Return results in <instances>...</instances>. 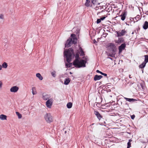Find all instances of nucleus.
<instances>
[{"label": "nucleus", "instance_id": "obj_39", "mask_svg": "<svg viewBox=\"0 0 148 148\" xmlns=\"http://www.w3.org/2000/svg\"><path fill=\"white\" fill-rule=\"evenodd\" d=\"M2 69V66L0 64V71Z\"/></svg>", "mask_w": 148, "mask_h": 148}, {"label": "nucleus", "instance_id": "obj_27", "mask_svg": "<svg viewBox=\"0 0 148 148\" xmlns=\"http://www.w3.org/2000/svg\"><path fill=\"white\" fill-rule=\"evenodd\" d=\"M123 40L122 38H119L118 40L117 41V42L119 43L122 42H123Z\"/></svg>", "mask_w": 148, "mask_h": 148}, {"label": "nucleus", "instance_id": "obj_6", "mask_svg": "<svg viewBox=\"0 0 148 148\" xmlns=\"http://www.w3.org/2000/svg\"><path fill=\"white\" fill-rule=\"evenodd\" d=\"M42 98L44 100H47L51 98V96L45 93H43L42 94Z\"/></svg>", "mask_w": 148, "mask_h": 148}, {"label": "nucleus", "instance_id": "obj_35", "mask_svg": "<svg viewBox=\"0 0 148 148\" xmlns=\"http://www.w3.org/2000/svg\"><path fill=\"white\" fill-rule=\"evenodd\" d=\"M101 21V20L100 19H97V23H100Z\"/></svg>", "mask_w": 148, "mask_h": 148}, {"label": "nucleus", "instance_id": "obj_21", "mask_svg": "<svg viewBox=\"0 0 148 148\" xmlns=\"http://www.w3.org/2000/svg\"><path fill=\"white\" fill-rule=\"evenodd\" d=\"M36 76L38 77L40 80H42L43 79L42 77L39 73H37L36 74Z\"/></svg>", "mask_w": 148, "mask_h": 148}, {"label": "nucleus", "instance_id": "obj_13", "mask_svg": "<svg viewBox=\"0 0 148 148\" xmlns=\"http://www.w3.org/2000/svg\"><path fill=\"white\" fill-rule=\"evenodd\" d=\"M102 77H103L101 75H96L94 76V79L95 81H97L100 79Z\"/></svg>", "mask_w": 148, "mask_h": 148}, {"label": "nucleus", "instance_id": "obj_11", "mask_svg": "<svg viewBox=\"0 0 148 148\" xmlns=\"http://www.w3.org/2000/svg\"><path fill=\"white\" fill-rule=\"evenodd\" d=\"M7 116L4 114H1L0 115V120L3 121L7 120Z\"/></svg>", "mask_w": 148, "mask_h": 148}, {"label": "nucleus", "instance_id": "obj_14", "mask_svg": "<svg viewBox=\"0 0 148 148\" xmlns=\"http://www.w3.org/2000/svg\"><path fill=\"white\" fill-rule=\"evenodd\" d=\"M85 5L87 7L91 6V3L90 0H86Z\"/></svg>", "mask_w": 148, "mask_h": 148}, {"label": "nucleus", "instance_id": "obj_36", "mask_svg": "<svg viewBox=\"0 0 148 148\" xmlns=\"http://www.w3.org/2000/svg\"><path fill=\"white\" fill-rule=\"evenodd\" d=\"M2 82L0 80V89L1 88L2 86Z\"/></svg>", "mask_w": 148, "mask_h": 148}, {"label": "nucleus", "instance_id": "obj_26", "mask_svg": "<svg viewBox=\"0 0 148 148\" xmlns=\"http://www.w3.org/2000/svg\"><path fill=\"white\" fill-rule=\"evenodd\" d=\"M144 57H145V59L144 62L147 63L148 62V55H145Z\"/></svg>", "mask_w": 148, "mask_h": 148}, {"label": "nucleus", "instance_id": "obj_38", "mask_svg": "<svg viewBox=\"0 0 148 148\" xmlns=\"http://www.w3.org/2000/svg\"><path fill=\"white\" fill-rule=\"evenodd\" d=\"M106 18V17L105 16H103L102 17H101L100 19H101V20H103L104 19H105V18Z\"/></svg>", "mask_w": 148, "mask_h": 148}, {"label": "nucleus", "instance_id": "obj_43", "mask_svg": "<svg viewBox=\"0 0 148 148\" xmlns=\"http://www.w3.org/2000/svg\"><path fill=\"white\" fill-rule=\"evenodd\" d=\"M94 43H95L97 42L96 41V40H95L94 41Z\"/></svg>", "mask_w": 148, "mask_h": 148}, {"label": "nucleus", "instance_id": "obj_16", "mask_svg": "<svg viewBox=\"0 0 148 148\" xmlns=\"http://www.w3.org/2000/svg\"><path fill=\"white\" fill-rule=\"evenodd\" d=\"M71 80L69 78H66L64 79V84L65 85H68L70 82Z\"/></svg>", "mask_w": 148, "mask_h": 148}, {"label": "nucleus", "instance_id": "obj_28", "mask_svg": "<svg viewBox=\"0 0 148 148\" xmlns=\"http://www.w3.org/2000/svg\"><path fill=\"white\" fill-rule=\"evenodd\" d=\"M132 141V140L131 139L129 140V142L127 143V148H129L131 146V142Z\"/></svg>", "mask_w": 148, "mask_h": 148}, {"label": "nucleus", "instance_id": "obj_30", "mask_svg": "<svg viewBox=\"0 0 148 148\" xmlns=\"http://www.w3.org/2000/svg\"><path fill=\"white\" fill-rule=\"evenodd\" d=\"M140 85L141 86V87L143 89H144L145 88V86H144V82H142L141 83H140Z\"/></svg>", "mask_w": 148, "mask_h": 148}, {"label": "nucleus", "instance_id": "obj_24", "mask_svg": "<svg viewBox=\"0 0 148 148\" xmlns=\"http://www.w3.org/2000/svg\"><path fill=\"white\" fill-rule=\"evenodd\" d=\"M16 115L18 116V119H21L22 118V115L21 114H20L19 112H16Z\"/></svg>", "mask_w": 148, "mask_h": 148}, {"label": "nucleus", "instance_id": "obj_29", "mask_svg": "<svg viewBox=\"0 0 148 148\" xmlns=\"http://www.w3.org/2000/svg\"><path fill=\"white\" fill-rule=\"evenodd\" d=\"M96 72L97 73H100L101 74V75H104L105 76H106L107 75V74H106V73H103L102 72H101L100 71H99L98 70H97V71H96Z\"/></svg>", "mask_w": 148, "mask_h": 148}, {"label": "nucleus", "instance_id": "obj_40", "mask_svg": "<svg viewBox=\"0 0 148 148\" xmlns=\"http://www.w3.org/2000/svg\"><path fill=\"white\" fill-rule=\"evenodd\" d=\"M110 46H114V44L111 43V44H110Z\"/></svg>", "mask_w": 148, "mask_h": 148}, {"label": "nucleus", "instance_id": "obj_44", "mask_svg": "<svg viewBox=\"0 0 148 148\" xmlns=\"http://www.w3.org/2000/svg\"><path fill=\"white\" fill-rule=\"evenodd\" d=\"M70 74H71V73H71V72H70Z\"/></svg>", "mask_w": 148, "mask_h": 148}, {"label": "nucleus", "instance_id": "obj_42", "mask_svg": "<svg viewBox=\"0 0 148 148\" xmlns=\"http://www.w3.org/2000/svg\"><path fill=\"white\" fill-rule=\"evenodd\" d=\"M129 77L130 78H132V77H131V75H129Z\"/></svg>", "mask_w": 148, "mask_h": 148}, {"label": "nucleus", "instance_id": "obj_25", "mask_svg": "<svg viewBox=\"0 0 148 148\" xmlns=\"http://www.w3.org/2000/svg\"><path fill=\"white\" fill-rule=\"evenodd\" d=\"M79 53L80 54L81 56H83L84 55V53L82 51V48L80 47L79 49Z\"/></svg>", "mask_w": 148, "mask_h": 148}, {"label": "nucleus", "instance_id": "obj_1", "mask_svg": "<svg viewBox=\"0 0 148 148\" xmlns=\"http://www.w3.org/2000/svg\"><path fill=\"white\" fill-rule=\"evenodd\" d=\"M79 57L78 55L76 56V59L73 62V65L75 67L79 68L82 67H86L85 64L87 60L86 58L84 60L79 59Z\"/></svg>", "mask_w": 148, "mask_h": 148}, {"label": "nucleus", "instance_id": "obj_37", "mask_svg": "<svg viewBox=\"0 0 148 148\" xmlns=\"http://www.w3.org/2000/svg\"><path fill=\"white\" fill-rule=\"evenodd\" d=\"M135 117V116L134 115H133L131 116V118L132 119H134Z\"/></svg>", "mask_w": 148, "mask_h": 148}, {"label": "nucleus", "instance_id": "obj_32", "mask_svg": "<svg viewBox=\"0 0 148 148\" xmlns=\"http://www.w3.org/2000/svg\"><path fill=\"white\" fill-rule=\"evenodd\" d=\"M56 72L55 71H53L51 73V74L52 76L53 77H55L56 76Z\"/></svg>", "mask_w": 148, "mask_h": 148}, {"label": "nucleus", "instance_id": "obj_34", "mask_svg": "<svg viewBox=\"0 0 148 148\" xmlns=\"http://www.w3.org/2000/svg\"><path fill=\"white\" fill-rule=\"evenodd\" d=\"M139 19L138 17H136L133 18V20L134 21H137Z\"/></svg>", "mask_w": 148, "mask_h": 148}, {"label": "nucleus", "instance_id": "obj_7", "mask_svg": "<svg viewBox=\"0 0 148 148\" xmlns=\"http://www.w3.org/2000/svg\"><path fill=\"white\" fill-rule=\"evenodd\" d=\"M127 12L125 11H124L122 12L120 16L121 17V19L122 21H124L125 18L126 16L127 15Z\"/></svg>", "mask_w": 148, "mask_h": 148}, {"label": "nucleus", "instance_id": "obj_17", "mask_svg": "<svg viewBox=\"0 0 148 148\" xmlns=\"http://www.w3.org/2000/svg\"><path fill=\"white\" fill-rule=\"evenodd\" d=\"M124 98L126 99L127 101H128L129 102H134L136 100L132 99V98H128L125 97H124Z\"/></svg>", "mask_w": 148, "mask_h": 148}, {"label": "nucleus", "instance_id": "obj_9", "mask_svg": "<svg viewBox=\"0 0 148 148\" xmlns=\"http://www.w3.org/2000/svg\"><path fill=\"white\" fill-rule=\"evenodd\" d=\"M18 87L16 86H13L10 89V91L11 92H16L18 90Z\"/></svg>", "mask_w": 148, "mask_h": 148}, {"label": "nucleus", "instance_id": "obj_33", "mask_svg": "<svg viewBox=\"0 0 148 148\" xmlns=\"http://www.w3.org/2000/svg\"><path fill=\"white\" fill-rule=\"evenodd\" d=\"M71 65V63H66V66L67 68L70 67Z\"/></svg>", "mask_w": 148, "mask_h": 148}, {"label": "nucleus", "instance_id": "obj_20", "mask_svg": "<svg viewBox=\"0 0 148 148\" xmlns=\"http://www.w3.org/2000/svg\"><path fill=\"white\" fill-rule=\"evenodd\" d=\"M146 63L145 62H143L141 64H140L139 66V67L140 68H143L145 67V65Z\"/></svg>", "mask_w": 148, "mask_h": 148}, {"label": "nucleus", "instance_id": "obj_10", "mask_svg": "<svg viewBox=\"0 0 148 148\" xmlns=\"http://www.w3.org/2000/svg\"><path fill=\"white\" fill-rule=\"evenodd\" d=\"M126 31L124 29L122 30L121 32H117V34L118 36H121L124 35L126 33Z\"/></svg>", "mask_w": 148, "mask_h": 148}, {"label": "nucleus", "instance_id": "obj_5", "mask_svg": "<svg viewBox=\"0 0 148 148\" xmlns=\"http://www.w3.org/2000/svg\"><path fill=\"white\" fill-rule=\"evenodd\" d=\"M53 102V99L52 98H51L47 100L46 102V105L47 107L49 108H51Z\"/></svg>", "mask_w": 148, "mask_h": 148}, {"label": "nucleus", "instance_id": "obj_23", "mask_svg": "<svg viewBox=\"0 0 148 148\" xmlns=\"http://www.w3.org/2000/svg\"><path fill=\"white\" fill-rule=\"evenodd\" d=\"M2 66V68L3 67V68L6 69L7 67L8 66V64H7L5 62H4L1 65Z\"/></svg>", "mask_w": 148, "mask_h": 148}, {"label": "nucleus", "instance_id": "obj_18", "mask_svg": "<svg viewBox=\"0 0 148 148\" xmlns=\"http://www.w3.org/2000/svg\"><path fill=\"white\" fill-rule=\"evenodd\" d=\"M148 27V22L146 21L145 22L144 24L143 25V28L144 29H147Z\"/></svg>", "mask_w": 148, "mask_h": 148}, {"label": "nucleus", "instance_id": "obj_3", "mask_svg": "<svg viewBox=\"0 0 148 148\" xmlns=\"http://www.w3.org/2000/svg\"><path fill=\"white\" fill-rule=\"evenodd\" d=\"M71 36L72 38L68 39L65 44V47H69L71 46L73 43L74 44H76L77 42V39L76 36L74 34H71Z\"/></svg>", "mask_w": 148, "mask_h": 148}, {"label": "nucleus", "instance_id": "obj_45", "mask_svg": "<svg viewBox=\"0 0 148 148\" xmlns=\"http://www.w3.org/2000/svg\"><path fill=\"white\" fill-rule=\"evenodd\" d=\"M103 12V10L101 12Z\"/></svg>", "mask_w": 148, "mask_h": 148}, {"label": "nucleus", "instance_id": "obj_15", "mask_svg": "<svg viewBox=\"0 0 148 148\" xmlns=\"http://www.w3.org/2000/svg\"><path fill=\"white\" fill-rule=\"evenodd\" d=\"M94 113L99 119L100 120L101 119L102 117L98 112L95 111Z\"/></svg>", "mask_w": 148, "mask_h": 148}, {"label": "nucleus", "instance_id": "obj_41", "mask_svg": "<svg viewBox=\"0 0 148 148\" xmlns=\"http://www.w3.org/2000/svg\"><path fill=\"white\" fill-rule=\"evenodd\" d=\"M109 56H111V57H113L114 56V55H111L110 54L109 55Z\"/></svg>", "mask_w": 148, "mask_h": 148}, {"label": "nucleus", "instance_id": "obj_4", "mask_svg": "<svg viewBox=\"0 0 148 148\" xmlns=\"http://www.w3.org/2000/svg\"><path fill=\"white\" fill-rule=\"evenodd\" d=\"M44 118L46 122L48 123H50L53 121L52 116L50 113H46L44 115Z\"/></svg>", "mask_w": 148, "mask_h": 148}, {"label": "nucleus", "instance_id": "obj_19", "mask_svg": "<svg viewBox=\"0 0 148 148\" xmlns=\"http://www.w3.org/2000/svg\"><path fill=\"white\" fill-rule=\"evenodd\" d=\"M32 92L33 95H36L37 94V92L36 91V88L35 87H33L32 88Z\"/></svg>", "mask_w": 148, "mask_h": 148}, {"label": "nucleus", "instance_id": "obj_22", "mask_svg": "<svg viewBox=\"0 0 148 148\" xmlns=\"http://www.w3.org/2000/svg\"><path fill=\"white\" fill-rule=\"evenodd\" d=\"M72 106V103L71 102H69L67 104L66 106L68 108H71Z\"/></svg>", "mask_w": 148, "mask_h": 148}, {"label": "nucleus", "instance_id": "obj_31", "mask_svg": "<svg viewBox=\"0 0 148 148\" xmlns=\"http://www.w3.org/2000/svg\"><path fill=\"white\" fill-rule=\"evenodd\" d=\"M91 1L93 5L95 4L97 2V0H91Z\"/></svg>", "mask_w": 148, "mask_h": 148}, {"label": "nucleus", "instance_id": "obj_2", "mask_svg": "<svg viewBox=\"0 0 148 148\" xmlns=\"http://www.w3.org/2000/svg\"><path fill=\"white\" fill-rule=\"evenodd\" d=\"M64 54L66 61L68 63L70 62L71 61L72 55L73 54V49L71 48L67 50H66L64 51Z\"/></svg>", "mask_w": 148, "mask_h": 148}, {"label": "nucleus", "instance_id": "obj_8", "mask_svg": "<svg viewBox=\"0 0 148 148\" xmlns=\"http://www.w3.org/2000/svg\"><path fill=\"white\" fill-rule=\"evenodd\" d=\"M126 47V44L125 43L122 44L119 47V53H121L122 51L125 49Z\"/></svg>", "mask_w": 148, "mask_h": 148}, {"label": "nucleus", "instance_id": "obj_12", "mask_svg": "<svg viewBox=\"0 0 148 148\" xmlns=\"http://www.w3.org/2000/svg\"><path fill=\"white\" fill-rule=\"evenodd\" d=\"M4 21V15L2 14H0V24H2Z\"/></svg>", "mask_w": 148, "mask_h": 148}]
</instances>
